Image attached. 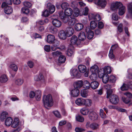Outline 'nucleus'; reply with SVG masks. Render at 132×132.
Instances as JSON below:
<instances>
[{"instance_id":"nucleus-1","label":"nucleus","mask_w":132,"mask_h":132,"mask_svg":"<svg viewBox=\"0 0 132 132\" xmlns=\"http://www.w3.org/2000/svg\"><path fill=\"white\" fill-rule=\"evenodd\" d=\"M43 101L44 106L48 109V107L52 106L53 104V100L51 95L50 94L43 96Z\"/></svg>"},{"instance_id":"nucleus-2","label":"nucleus","mask_w":132,"mask_h":132,"mask_svg":"<svg viewBox=\"0 0 132 132\" xmlns=\"http://www.w3.org/2000/svg\"><path fill=\"white\" fill-rule=\"evenodd\" d=\"M98 76L99 78H102L103 82L104 84L107 83L109 80V77L108 74L98 73Z\"/></svg>"},{"instance_id":"nucleus-3","label":"nucleus","mask_w":132,"mask_h":132,"mask_svg":"<svg viewBox=\"0 0 132 132\" xmlns=\"http://www.w3.org/2000/svg\"><path fill=\"white\" fill-rule=\"evenodd\" d=\"M70 73L73 78H79L80 77V74L79 73L77 69L73 68L71 70Z\"/></svg>"},{"instance_id":"nucleus-4","label":"nucleus","mask_w":132,"mask_h":132,"mask_svg":"<svg viewBox=\"0 0 132 132\" xmlns=\"http://www.w3.org/2000/svg\"><path fill=\"white\" fill-rule=\"evenodd\" d=\"M60 18L62 20V21L64 23L67 22L69 20V18L65 14V12H60L59 14Z\"/></svg>"},{"instance_id":"nucleus-5","label":"nucleus","mask_w":132,"mask_h":132,"mask_svg":"<svg viewBox=\"0 0 132 132\" xmlns=\"http://www.w3.org/2000/svg\"><path fill=\"white\" fill-rule=\"evenodd\" d=\"M70 94L71 96L77 97L79 95V90L74 88L70 90Z\"/></svg>"},{"instance_id":"nucleus-6","label":"nucleus","mask_w":132,"mask_h":132,"mask_svg":"<svg viewBox=\"0 0 132 132\" xmlns=\"http://www.w3.org/2000/svg\"><path fill=\"white\" fill-rule=\"evenodd\" d=\"M104 86L105 88L107 90L106 97L107 98H108L112 93V91L111 89L112 86L111 85H106Z\"/></svg>"},{"instance_id":"nucleus-7","label":"nucleus","mask_w":132,"mask_h":132,"mask_svg":"<svg viewBox=\"0 0 132 132\" xmlns=\"http://www.w3.org/2000/svg\"><path fill=\"white\" fill-rule=\"evenodd\" d=\"M19 127H21L19 120L18 118H15L13 120L11 127L13 128H15Z\"/></svg>"},{"instance_id":"nucleus-8","label":"nucleus","mask_w":132,"mask_h":132,"mask_svg":"<svg viewBox=\"0 0 132 132\" xmlns=\"http://www.w3.org/2000/svg\"><path fill=\"white\" fill-rule=\"evenodd\" d=\"M110 101L113 104H117L119 102L118 96L115 95H111L110 98Z\"/></svg>"},{"instance_id":"nucleus-9","label":"nucleus","mask_w":132,"mask_h":132,"mask_svg":"<svg viewBox=\"0 0 132 132\" xmlns=\"http://www.w3.org/2000/svg\"><path fill=\"white\" fill-rule=\"evenodd\" d=\"M61 25H57L56 26V25H49L48 27L49 31L53 34H56L57 31V27H59Z\"/></svg>"},{"instance_id":"nucleus-10","label":"nucleus","mask_w":132,"mask_h":132,"mask_svg":"<svg viewBox=\"0 0 132 132\" xmlns=\"http://www.w3.org/2000/svg\"><path fill=\"white\" fill-rule=\"evenodd\" d=\"M129 88L132 89V82H129L128 83V85L123 84L120 87V89L124 91L128 90Z\"/></svg>"},{"instance_id":"nucleus-11","label":"nucleus","mask_w":132,"mask_h":132,"mask_svg":"<svg viewBox=\"0 0 132 132\" xmlns=\"http://www.w3.org/2000/svg\"><path fill=\"white\" fill-rule=\"evenodd\" d=\"M86 28L85 31L86 32L87 38L88 39H90L94 37V33L93 31L90 29L87 28Z\"/></svg>"},{"instance_id":"nucleus-12","label":"nucleus","mask_w":132,"mask_h":132,"mask_svg":"<svg viewBox=\"0 0 132 132\" xmlns=\"http://www.w3.org/2000/svg\"><path fill=\"white\" fill-rule=\"evenodd\" d=\"M73 29L71 27L67 28L65 31V32L67 37H70L72 36L74 33Z\"/></svg>"},{"instance_id":"nucleus-13","label":"nucleus","mask_w":132,"mask_h":132,"mask_svg":"<svg viewBox=\"0 0 132 132\" xmlns=\"http://www.w3.org/2000/svg\"><path fill=\"white\" fill-rule=\"evenodd\" d=\"M121 6H122V4L120 2H117L116 3H113L111 6V9L112 10H114L118 8H119Z\"/></svg>"},{"instance_id":"nucleus-14","label":"nucleus","mask_w":132,"mask_h":132,"mask_svg":"<svg viewBox=\"0 0 132 132\" xmlns=\"http://www.w3.org/2000/svg\"><path fill=\"white\" fill-rule=\"evenodd\" d=\"M83 82L82 80L78 81L75 82L74 84V87L79 90L82 86Z\"/></svg>"},{"instance_id":"nucleus-15","label":"nucleus","mask_w":132,"mask_h":132,"mask_svg":"<svg viewBox=\"0 0 132 132\" xmlns=\"http://www.w3.org/2000/svg\"><path fill=\"white\" fill-rule=\"evenodd\" d=\"M96 4L98 6L103 8L106 5L107 2L105 0H98L96 2Z\"/></svg>"},{"instance_id":"nucleus-16","label":"nucleus","mask_w":132,"mask_h":132,"mask_svg":"<svg viewBox=\"0 0 132 132\" xmlns=\"http://www.w3.org/2000/svg\"><path fill=\"white\" fill-rule=\"evenodd\" d=\"M90 71L91 73H98L100 72H98L99 68L98 66L96 64H95L92 66L90 68Z\"/></svg>"},{"instance_id":"nucleus-17","label":"nucleus","mask_w":132,"mask_h":132,"mask_svg":"<svg viewBox=\"0 0 132 132\" xmlns=\"http://www.w3.org/2000/svg\"><path fill=\"white\" fill-rule=\"evenodd\" d=\"M89 118L93 121L97 120L98 118V115L95 112H90L89 115Z\"/></svg>"},{"instance_id":"nucleus-18","label":"nucleus","mask_w":132,"mask_h":132,"mask_svg":"<svg viewBox=\"0 0 132 132\" xmlns=\"http://www.w3.org/2000/svg\"><path fill=\"white\" fill-rule=\"evenodd\" d=\"M47 7L49 10L50 13H53L55 10V7L54 5L51 4L50 3H48L47 4Z\"/></svg>"},{"instance_id":"nucleus-19","label":"nucleus","mask_w":132,"mask_h":132,"mask_svg":"<svg viewBox=\"0 0 132 132\" xmlns=\"http://www.w3.org/2000/svg\"><path fill=\"white\" fill-rule=\"evenodd\" d=\"M55 40V37L53 35H49L47 36V41L48 43H52Z\"/></svg>"},{"instance_id":"nucleus-20","label":"nucleus","mask_w":132,"mask_h":132,"mask_svg":"<svg viewBox=\"0 0 132 132\" xmlns=\"http://www.w3.org/2000/svg\"><path fill=\"white\" fill-rule=\"evenodd\" d=\"M13 120L10 117H7L5 120V125L7 126H9L12 125Z\"/></svg>"},{"instance_id":"nucleus-21","label":"nucleus","mask_w":132,"mask_h":132,"mask_svg":"<svg viewBox=\"0 0 132 132\" xmlns=\"http://www.w3.org/2000/svg\"><path fill=\"white\" fill-rule=\"evenodd\" d=\"M58 36L60 38L64 40L66 38L67 36L65 32L64 31L61 30L59 33Z\"/></svg>"},{"instance_id":"nucleus-22","label":"nucleus","mask_w":132,"mask_h":132,"mask_svg":"<svg viewBox=\"0 0 132 132\" xmlns=\"http://www.w3.org/2000/svg\"><path fill=\"white\" fill-rule=\"evenodd\" d=\"M79 39L81 41H84L86 38V36L84 32H81L79 33L78 36Z\"/></svg>"},{"instance_id":"nucleus-23","label":"nucleus","mask_w":132,"mask_h":132,"mask_svg":"<svg viewBox=\"0 0 132 132\" xmlns=\"http://www.w3.org/2000/svg\"><path fill=\"white\" fill-rule=\"evenodd\" d=\"M4 12L7 14H11L13 12L12 7L9 6H7L4 8Z\"/></svg>"},{"instance_id":"nucleus-24","label":"nucleus","mask_w":132,"mask_h":132,"mask_svg":"<svg viewBox=\"0 0 132 132\" xmlns=\"http://www.w3.org/2000/svg\"><path fill=\"white\" fill-rule=\"evenodd\" d=\"M85 99L81 98L77 99L75 101V103L79 106L83 105H84Z\"/></svg>"},{"instance_id":"nucleus-25","label":"nucleus","mask_w":132,"mask_h":132,"mask_svg":"<svg viewBox=\"0 0 132 132\" xmlns=\"http://www.w3.org/2000/svg\"><path fill=\"white\" fill-rule=\"evenodd\" d=\"M0 116L1 120L3 121L8 116V113L6 111H3L2 112Z\"/></svg>"},{"instance_id":"nucleus-26","label":"nucleus","mask_w":132,"mask_h":132,"mask_svg":"<svg viewBox=\"0 0 132 132\" xmlns=\"http://www.w3.org/2000/svg\"><path fill=\"white\" fill-rule=\"evenodd\" d=\"M78 68L79 72L81 73H83L86 70V67L83 65H78Z\"/></svg>"},{"instance_id":"nucleus-27","label":"nucleus","mask_w":132,"mask_h":132,"mask_svg":"<svg viewBox=\"0 0 132 132\" xmlns=\"http://www.w3.org/2000/svg\"><path fill=\"white\" fill-rule=\"evenodd\" d=\"M104 74H108L110 73L111 69L110 67L108 66H105L103 69Z\"/></svg>"},{"instance_id":"nucleus-28","label":"nucleus","mask_w":132,"mask_h":132,"mask_svg":"<svg viewBox=\"0 0 132 132\" xmlns=\"http://www.w3.org/2000/svg\"><path fill=\"white\" fill-rule=\"evenodd\" d=\"M80 112L81 114L83 115H87L89 112V109H87L86 108H83L80 110Z\"/></svg>"},{"instance_id":"nucleus-29","label":"nucleus","mask_w":132,"mask_h":132,"mask_svg":"<svg viewBox=\"0 0 132 132\" xmlns=\"http://www.w3.org/2000/svg\"><path fill=\"white\" fill-rule=\"evenodd\" d=\"M78 39L77 37L75 36H73L71 39V42L72 44L78 45Z\"/></svg>"},{"instance_id":"nucleus-30","label":"nucleus","mask_w":132,"mask_h":132,"mask_svg":"<svg viewBox=\"0 0 132 132\" xmlns=\"http://www.w3.org/2000/svg\"><path fill=\"white\" fill-rule=\"evenodd\" d=\"M64 12L65 14L68 17L72 15L73 13V11L71 8H69L65 10Z\"/></svg>"},{"instance_id":"nucleus-31","label":"nucleus","mask_w":132,"mask_h":132,"mask_svg":"<svg viewBox=\"0 0 132 132\" xmlns=\"http://www.w3.org/2000/svg\"><path fill=\"white\" fill-rule=\"evenodd\" d=\"M8 80L7 77L5 75H2L0 77V82L2 83L6 82Z\"/></svg>"},{"instance_id":"nucleus-32","label":"nucleus","mask_w":132,"mask_h":132,"mask_svg":"<svg viewBox=\"0 0 132 132\" xmlns=\"http://www.w3.org/2000/svg\"><path fill=\"white\" fill-rule=\"evenodd\" d=\"M83 87L87 89H89L91 87V83L87 80H85L83 82Z\"/></svg>"},{"instance_id":"nucleus-33","label":"nucleus","mask_w":132,"mask_h":132,"mask_svg":"<svg viewBox=\"0 0 132 132\" xmlns=\"http://www.w3.org/2000/svg\"><path fill=\"white\" fill-rule=\"evenodd\" d=\"M99 86V83L97 81H94L91 83V87L92 89H95L97 88Z\"/></svg>"},{"instance_id":"nucleus-34","label":"nucleus","mask_w":132,"mask_h":132,"mask_svg":"<svg viewBox=\"0 0 132 132\" xmlns=\"http://www.w3.org/2000/svg\"><path fill=\"white\" fill-rule=\"evenodd\" d=\"M88 91L86 89L81 90V96L83 97H86L88 95Z\"/></svg>"},{"instance_id":"nucleus-35","label":"nucleus","mask_w":132,"mask_h":132,"mask_svg":"<svg viewBox=\"0 0 132 132\" xmlns=\"http://www.w3.org/2000/svg\"><path fill=\"white\" fill-rule=\"evenodd\" d=\"M23 80L22 78H18L16 79L15 81V84L18 85H21L23 83Z\"/></svg>"},{"instance_id":"nucleus-36","label":"nucleus","mask_w":132,"mask_h":132,"mask_svg":"<svg viewBox=\"0 0 132 132\" xmlns=\"http://www.w3.org/2000/svg\"><path fill=\"white\" fill-rule=\"evenodd\" d=\"M48 22V20L47 19H45L43 21L39 20L36 21V24L38 25H43L47 24Z\"/></svg>"},{"instance_id":"nucleus-37","label":"nucleus","mask_w":132,"mask_h":132,"mask_svg":"<svg viewBox=\"0 0 132 132\" xmlns=\"http://www.w3.org/2000/svg\"><path fill=\"white\" fill-rule=\"evenodd\" d=\"M74 50L73 48H68L67 51V54L69 56H72L74 54Z\"/></svg>"},{"instance_id":"nucleus-38","label":"nucleus","mask_w":132,"mask_h":132,"mask_svg":"<svg viewBox=\"0 0 132 132\" xmlns=\"http://www.w3.org/2000/svg\"><path fill=\"white\" fill-rule=\"evenodd\" d=\"M126 11V8L125 6H121L119 8V14L120 15H123L125 13Z\"/></svg>"},{"instance_id":"nucleus-39","label":"nucleus","mask_w":132,"mask_h":132,"mask_svg":"<svg viewBox=\"0 0 132 132\" xmlns=\"http://www.w3.org/2000/svg\"><path fill=\"white\" fill-rule=\"evenodd\" d=\"M84 105H85L86 106H91L92 104V101L89 99H85Z\"/></svg>"},{"instance_id":"nucleus-40","label":"nucleus","mask_w":132,"mask_h":132,"mask_svg":"<svg viewBox=\"0 0 132 132\" xmlns=\"http://www.w3.org/2000/svg\"><path fill=\"white\" fill-rule=\"evenodd\" d=\"M36 98L37 101H39L40 100L41 96V92L40 90H37L36 92Z\"/></svg>"},{"instance_id":"nucleus-41","label":"nucleus","mask_w":132,"mask_h":132,"mask_svg":"<svg viewBox=\"0 0 132 132\" xmlns=\"http://www.w3.org/2000/svg\"><path fill=\"white\" fill-rule=\"evenodd\" d=\"M122 99L123 101L125 103L128 104L129 103V105H132V102L130 101L129 98H126L125 97H122Z\"/></svg>"},{"instance_id":"nucleus-42","label":"nucleus","mask_w":132,"mask_h":132,"mask_svg":"<svg viewBox=\"0 0 132 132\" xmlns=\"http://www.w3.org/2000/svg\"><path fill=\"white\" fill-rule=\"evenodd\" d=\"M43 78V76L42 74L40 73L39 75H36L34 77V80L36 81H39L42 80Z\"/></svg>"},{"instance_id":"nucleus-43","label":"nucleus","mask_w":132,"mask_h":132,"mask_svg":"<svg viewBox=\"0 0 132 132\" xmlns=\"http://www.w3.org/2000/svg\"><path fill=\"white\" fill-rule=\"evenodd\" d=\"M66 59V57L65 56L61 55L59 57V62L61 63H64Z\"/></svg>"},{"instance_id":"nucleus-44","label":"nucleus","mask_w":132,"mask_h":132,"mask_svg":"<svg viewBox=\"0 0 132 132\" xmlns=\"http://www.w3.org/2000/svg\"><path fill=\"white\" fill-rule=\"evenodd\" d=\"M21 11L23 13L26 14H28L29 12V9L26 7L22 8Z\"/></svg>"},{"instance_id":"nucleus-45","label":"nucleus","mask_w":132,"mask_h":132,"mask_svg":"<svg viewBox=\"0 0 132 132\" xmlns=\"http://www.w3.org/2000/svg\"><path fill=\"white\" fill-rule=\"evenodd\" d=\"M70 22L71 23L70 25H77L78 24L82 25L81 23H79L77 20L75 19H72Z\"/></svg>"},{"instance_id":"nucleus-46","label":"nucleus","mask_w":132,"mask_h":132,"mask_svg":"<svg viewBox=\"0 0 132 132\" xmlns=\"http://www.w3.org/2000/svg\"><path fill=\"white\" fill-rule=\"evenodd\" d=\"M99 125L96 123H92L90 124V128L93 129H95L99 127Z\"/></svg>"},{"instance_id":"nucleus-47","label":"nucleus","mask_w":132,"mask_h":132,"mask_svg":"<svg viewBox=\"0 0 132 132\" xmlns=\"http://www.w3.org/2000/svg\"><path fill=\"white\" fill-rule=\"evenodd\" d=\"M79 14V9L77 8H75L73 11V15L75 17L78 16Z\"/></svg>"},{"instance_id":"nucleus-48","label":"nucleus","mask_w":132,"mask_h":132,"mask_svg":"<svg viewBox=\"0 0 132 132\" xmlns=\"http://www.w3.org/2000/svg\"><path fill=\"white\" fill-rule=\"evenodd\" d=\"M98 73H92V74L90 76V78L92 80H96L97 78Z\"/></svg>"},{"instance_id":"nucleus-49","label":"nucleus","mask_w":132,"mask_h":132,"mask_svg":"<svg viewBox=\"0 0 132 132\" xmlns=\"http://www.w3.org/2000/svg\"><path fill=\"white\" fill-rule=\"evenodd\" d=\"M100 114L101 117L103 119H105L106 117V114L104 113L103 110L102 109H101L100 110Z\"/></svg>"},{"instance_id":"nucleus-50","label":"nucleus","mask_w":132,"mask_h":132,"mask_svg":"<svg viewBox=\"0 0 132 132\" xmlns=\"http://www.w3.org/2000/svg\"><path fill=\"white\" fill-rule=\"evenodd\" d=\"M10 68L15 71H16L18 69L17 66L15 64H11L10 66Z\"/></svg>"},{"instance_id":"nucleus-51","label":"nucleus","mask_w":132,"mask_h":132,"mask_svg":"<svg viewBox=\"0 0 132 132\" xmlns=\"http://www.w3.org/2000/svg\"><path fill=\"white\" fill-rule=\"evenodd\" d=\"M61 6L63 9L65 10V9L69 8L68 7L69 5L68 3L65 2L62 3Z\"/></svg>"},{"instance_id":"nucleus-52","label":"nucleus","mask_w":132,"mask_h":132,"mask_svg":"<svg viewBox=\"0 0 132 132\" xmlns=\"http://www.w3.org/2000/svg\"><path fill=\"white\" fill-rule=\"evenodd\" d=\"M84 27V25H75V29L77 31L81 30Z\"/></svg>"},{"instance_id":"nucleus-53","label":"nucleus","mask_w":132,"mask_h":132,"mask_svg":"<svg viewBox=\"0 0 132 132\" xmlns=\"http://www.w3.org/2000/svg\"><path fill=\"white\" fill-rule=\"evenodd\" d=\"M52 23L53 25H61V23L60 21L56 19H54L52 21Z\"/></svg>"},{"instance_id":"nucleus-54","label":"nucleus","mask_w":132,"mask_h":132,"mask_svg":"<svg viewBox=\"0 0 132 132\" xmlns=\"http://www.w3.org/2000/svg\"><path fill=\"white\" fill-rule=\"evenodd\" d=\"M110 82L111 83H114L116 80L115 77L113 75L110 76L109 77V80Z\"/></svg>"},{"instance_id":"nucleus-55","label":"nucleus","mask_w":132,"mask_h":132,"mask_svg":"<svg viewBox=\"0 0 132 132\" xmlns=\"http://www.w3.org/2000/svg\"><path fill=\"white\" fill-rule=\"evenodd\" d=\"M61 54V53L58 51L53 52L52 53V54L54 57L58 56Z\"/></svg>"},{"instance_id":"nucleus-56","label":"nucleus","mask_w":132,"mask_h":132,"mask_svg":"<svg viewBox=\"0 0 132 132\" xmlns=\"http://www.w3.org/2000/svg\"><path fill=\"white\" fill-rule=\"evenodd\" d=\"M109 56L111 59H113L114 58V56L113 54V51L112 50H110L109 54Z\"/></svg>"},{"instance_id":"nucleus-57","label":"nucleus","mask_w":132,"mask_h":132,"mask_svg":"<svg viewBox=\"0 0 132 132\" xmlns=\"http://www.w3.org/2000/svg\"><path fill=\"white\" fill-rule=\"evenodd\" d=\"M76 120L80 122H82L84 120V118L80 116H78L76 117Z\"/></svg>"},{"instance_id":"nucleus-58","label":"nucleus","mask_w":132,"mask_h":132,"mask_svg":"<svg viewBox=\"0 0 132 132\" xmlns=\"http://www.w3.org/2000/svg\"><path fill=\"white\" fill-rule=\"evenodd\" d=\"M101 19L99 15L97 14L95 15L94 17V19L95 21H98Z\"/></svg>"},{"instance_id":"nucleus-59","label":"nucleus","mask_w":132,"mask_h":132,"mask_svg":"<svg viewBox=\"0 0 132 132\" xmlns=\"http://www.w3.org/2000/svg\"><path fill=\"white\" fill-rule=\"evenodd\" d=\"M117 33H121L123 31V28L122 25H118L117 27Z\"/></svg>"},{"instance_id":"nucleus-60","label":"nucleus","mask_w":132,"mask_h":132,"mask_svg":"<svg viewBox=\"0 0 132 132\" xmlns=\"http://www.w3.org/2000/svg\"><path fill=\"white\" fill-rule=\"evenodd\" d=\"M23 4L25 6L29 8L32 5L31 3L27 1L24 2Z\"/></svg>"},{"instance_id":"nucleus-61","label":"nucleus","mask_w":132,"mask_h":132,"mask_svg":"<svg viewBox=\"0 0 132 132\" xmlns=\"http://www.w3.org/2000/svg\"><path fill=\"white\" fill-rule=\"evenodd\" d=\"M53 113L56 117L59 118L61 117V115L57 110H56L53 111Z\"/></svg>"},{"instance_id":"nucleus-62","label":"nucleus","mask_w":132,"mask_h":132,"mask_svg":"<svg viewBox=\"0 0 132 132\" xmlns=\"http://www.w3.org/2000/svg\"><path fill=\"white\" fill-rule=\"evenodd\" d=\"M50 13L47 10H46L43 12L42 15L45 17L48 16Z\"/></svg>"},{"instance_id":"nucleus-63","label":"nucleus","mask_w":132,"mask_h":132,"mask_svg":"<svg viewBox=\"0 0 132 132\" xmlns=\"http://www.w3.org/2000/svg\"><path fill=\"white\" fill-rule=\"evenodd\" d=\"M44 49L45 51L49 52L50 50V46L48 45H45L44 46Z\"/></svg>"},{"instance_id":"nucleus-64","label":"nucleus","mask_w":132,"mask_h":132,"mask_svg":"<svg viewBox=\"0 0 132 132\" xmlns=\"http://www.w3.org/2000/svg\"><path fill=\"white\" fill-rule=\"evenodd\" d=\"M27 63L28 66L30 68H32L34 65V63L31 61H29Z\"/></svg>"}]
</instances>
